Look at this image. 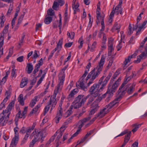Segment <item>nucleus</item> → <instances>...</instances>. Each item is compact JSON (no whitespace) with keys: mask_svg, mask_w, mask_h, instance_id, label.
<instances>
[{"mask_svg":"<svg viewBox=\"0 0 147 147\" xmlns=\"http://www.w3.org/2000/svg\"><path fill=\"white\" fill-rule=\"evenodd\" d=\"M112 76V73L110 72L108 76L106 77L105 80H104L105 76H102L99 80L98 83L94 84L92 86L89 90L90 94L91 96L94 97V98L96 97L98 95V92L97 91L94 92L95 90H98L100 86L101 85V86L99 89V91H101L103 90L105 86L106 85L109 80Z\"/></svg>","mask_w":147,"mask_h":147,"instance_id":"f257e3e1","label":"nucleus"},{"mask_svg":"<svg viewBox=\"0 0 147 147\" xmlns=\"http://www.w3.org/2000/svg\"><path fill=\"white\" fill-rule=\"evenodd\" d=\"M47 133L46 130H44L43 131H38L37 129H35L31 134L30 138L32 139L34 138L33 139L38 141L41 137L40 140V142L42 143Z\"/></svg>","mask_w":147,"mask_h":147,"instance_id":"f03ea898","label":"nucleus"},{"mask_svg":"<svg viewBox=\"0 0 147 147\" xmlns=\"http://www.w3.org/2000/svg\"><path fill=\"white\" fill-rule=\"evenodd\" d=\"M90 96L89 94L86 96H84L83 94L79 95L75 98L72 104L75 106V108H79L84 105L86 100Z\"/></svg>","mask_w":147,"mask_h":147,"instance_id":"7ed1b4c3","label":"nucleus"},{"mask_svg":"<svg viewBox=\"0 0 147 147\" xmlns=\"http://www.w3.org/2000/svg\"><path fill=\"white\" fill-rule=\"evenodd\" d=\"M105 58L104 57L103 55H102L101 59L98 65L96 68H94L91 71H93V73L92 74V78L93 80H94L98 77L99 74L100 73L103 68V65L105 61Z\"/></svg>","mask_w":147,"mask_h":147,"instance_id":"20e7f679","label":"nucleus"},{"mask_svg":"<svg viewBox=\"0 0 147 147\" xmlns=\"http://www.w3.org/2000/svg\"><path fill=\"white\" fill-rule=\"evenodd\" d=\"M91 65V63L90 62H89L88 64L86 67V70L84 71V74L82 75V77L80 78L78 82V83H79V84H77V83L76 84V86L77 87H80L82 90L85 91H86L87 88L84 86V79L88 74Z\"/></svg>","mask_w":147,"mask_h":147,"instance_id":"39448f33","label":"nucleus"},{"mask_svg":"<svg viewBox=\"0 0 147 147\" xmlns=\"http://www.w3.org/2000/svg\"><path fill=\"white\" fill-rule=\"evenodd\" d=\"M113 102H111L109 104L106 105L103 109L101 110L100 112L96 115V117H98V119H100L104 117L105 115L109 112L108 109H107L109 108V109H111L114 106V104H113Z\"/></svg>","mask_w":147,"mask_h":147,"instance_id":"423d86ee","label":"nucleus"},{"mask_svg":"<svg viewBox=\"0 0 147 147\" xmlns=\"http://www.w3.org/2000/svg\"><path fill=\"white\" fill-rule=\"evenodd\" d=\"M124 138V142L123 144L122 145V146H124L128 142L129 140L131 134V131H128L127 130H124L120 134L116 136L117 137L119 136H121L126 134Z\"/></svg>","mask_w":147,"mask_h":147,"instance_id":"0eeeda50","label":"nucleus"},{"mask_svg":"<svg viewBox=\"0 0 147 147\" xmlns=\"http://www.w3.org/2000/svg\"><path fill=\"white\" fill-rule=\"evenodd\" d=\"M145 49L146 52H143L142 54L137 57V60H134V63H138L140 62L141 59H145L147 57V46L145 47Z\"/></svg>","mask_w":147,"mask_h":147,"instance_id":"6e6552de","label":"nucleus"},{"mask_svg":"<svg viewBox=\"0 0 147 147\" xmlns=\"http://www.w3.org/2000/svg\"><path fill=\"white\" fill-rule=\"evenodd\" d=\"M8 107L5 110H3V113L0 114V119H8L9 118V116L10 113L9 112L11 110H9Z\"/></svg>","mask_w":147,"mask_h":147,"instance_id":"1a4fd4ad","label":"nucleus"},{"mask_svg":"<svg viewBox=\"0 0 147 147\" xmlns=\"http://www.w3.org/2000/svg\"><path fill=\"white\" fill-rule=\"evenodd\" d=\"M28 108V107H25L24 110L22 112V113H21V111L19 109L18 113L16 115V118L18 119H24L25 117V114L26 113L27 111Z\"/></svg>","mask_w":147,"mask_h":147,"instance_id":"9d476101","label":"nucleus"},{"mask_svg":"<svg viewBox=\"0 0 147 147\" xmlns=\"http://www.w3.org/2000/svg\"><path fill=\"white\" fill-rule=\"evenodd\" d=\"M111 86V84H109L107 91H108V94H107V96L106 99V101L107 102H109L111 99V98L113 97L114 93H115L114 91L111 90L110 88Z\"/></svg>","mask_w":147,"mask_h":147,"instance_id":"9b49d317","label":"nucleus"},{"mask_svg":"<svg viewBox=\"0 0 147 147\" xmlns=\"http://www.w3.org/2000/svg\"><path fill=\"white\" fill-rule=\"evenodd\" d=\"M83 123L81 121H79L76 124V126L77 127L78 129L74 133L72 136L74 137L76 136L80 132L82 127Z\"/></svg>","mask_w":147,"mask_h":147,"instance_id":"f8f14e48","label":"nucleus"},{"mask_svg":"<svg viewBox=\"0 0 147 147\" xmlns=\"http://www.w3.org/2000/svg\"><path fill=\"white\" fill-rule=\"evenodd\" d=\"M78 92V89H74L72 90L68 95L67 97V99H68L69 101L71 100L72 99H73L74 95L76 94Z\"/></svg>","mask_w":147,"mask_h":147,"instance_id":"ddd939ff","label":"nucleus"},{"mask_svg":"<svg viewBox=\"0 0 147 147\" xmlns=\"http://www.w3.org/2000/svg\"><path fill=\"white\" fill-rule=\"evenodd\" d=\"M63 42V38H61V39L59 40V41L56 47L53 50V51L55 52L57 50H58L57 52L58 53L59 52L62 48Z\"/></svg>","mask_w":147,"mask_h":147,"instance_id":"4468645a","label":"nucleus"},{"mask_svg":"<svg viewBox=\"0 0 147 147\" xmlns=\"http://www.w3.org/2000/svg\"><path fill=\"white\" fill-rule=\"evenodd\" d=\"M94 121V120H80L79 121H81L83 123L82 126L85 125V127H87L93 123Z\"/></svg>","mask_w":147,"mask_h":147,"instance_id":"2eb2a0df","label":"nucleus"},{"mask_svg":"<svg viewBox=\"0 0 147 147\" xmlns=\"http://www.w3.org/2000/svg\"><path fill=\"white\" fill-rule=\"evenodd\" d=\"M64 131H63L62 129H60L59 130H57L54 134L55 136H56L57 135L56 140H57L58 142L59 141L60 139L62 136Z\"/></svg>","mask_w":147,"mask_h":147,"instance_id":"dca6fc26","label":"nucleus"},{"mask_svg":"<svg viewBox=\"0 0 147 147\" xmlns=\"http://www.w3.org/2000/svg\"><path fill=\"white\" fill-rule=\"evenodd\" d=\"M94 131V130H90L89 132H88L84 137L81 139L80 142H79L78 141L77 142V144H79L83 142L88 137L93 133Z\"/></svg>","mask_w":147,"mask_h":147,"instance_id":"f3484780","label":"nucleus"},{"mask_svg":"<svg viewBox=\"0 0 147 147\" xmlns=\"http://www.w3.org/2000/svg\"><path fill=\"white\" fill-rule=\"evenodd\" d=\"M100 9L99 10V9H97L96 13V24L97 25H98L100 23V18H101V13L100 12Z\"/></svg>","mask_w":147,"mask_h":147,"instance_id":"a211bd4d","label":"nucleus"},{"mask_svg":"<svg viewBox=\"0 0 147 147\" xmlns=\"http://www.w3.org/2000/svg\"><path fill=\"white\" fill-rule=\"evenodd\" d=\"M28 80L27 78L24 77L21 80L20 84L21 88H22L26 86L28 82Z\"/></svg>","mask_w":147,"mask_h":147,"instance_id":"6ab92c4d","label":"nucleus"},{"mask_svg":"<svg viewBox=\"0 0 147 147\" xmlns=\"http://www.w3.org/2000/svg\"><path fill=\"white\" fill-rule=\"evenodd\" d=\"M25 14L24 13L23 15H21L20 16L18 20V22L16 26L14 28V31H16L19 28V25L21 23L22 21L23 20V18H24V15Z\"/></svg>","mask_w":147,"mask_h":147,"instance_id":"aec40b11","label":"nucleus"},{"mask_svg":"<svg viewBox=\"0 0 147 147\" xmlns=\"http://www.w3.org/2000/svg\"><path fill=\"white\" fill-rule=\"evenodd\" d=\"M120 74V70L119 69L117 70L116 71L114 74L113 76L111 78L110 83L109 84H111V85L113 83V81H114L115 79L118 76V75Z\"/></svg>","mask_w":147,"mask_h":147,"instance_id":"412c9836","label":"nucleus"},{"mask_svg":"<svg viewBox=\"0 0 147 147\" xmlns=\"http://www.w3.org/2000/svg\"><path fill=\"white\" fill-rule=\"evenodd\" d=\"M105 17V15L104 13H102L101 15V23L102 25L101 29L100 30V32L103 31L105 29V26L104 23V20Z\"/></svg>","mask_w":147,"mask_h":147,"instance_id":"4be33fe9","label":"nucleus"},{"mask_svg":"<svg viewBox=\"0 0 147 147\" xmlns=\"http://www.w3.org/2000/svg\"><path fill=\"white\" fill-rule=\"evenodd\" d=\"M71 120H67L63 124L62 126L61 127L60 129H62V131H65L66 128L67 127V125L69 123H71Z\"/></svg>","mask_w":147,"mask_h":147,"instance_id":"5701e85b","label":"nucleus"},{"mask_svg":"<svg viewBox=\"0 0 147 147\" xmlns=\"http://www.w3.org/2000/svg\"><path fill=\"white\" fill-rule=\"evenodd\" d=\"M27 68L28 69L26 70L27 73L28 74H30L33 69V66L31 63L27 64L26 68Z\"/></svg>","mask_w":147,"mask_h":147,"instance_id":"b1692460","label":"nucleus"},{"mask_svg":"<svg viewBox=\"0 0 147 147\" xmlns=\"http://www.w3.org/2000/svg\"><path fill=\"white\" fill-rule=\"evenodd\" d=\"M23 95L22 94H20L19 95L18 98V101L22 106H24V100H23Z\"/></svg>","mask_w":147,"mask_h":147,"instance_id":"393cba45","label":"nucleus"},{"mask_svg":"<svg viewBox=\"0 0 147 147\" xmlns=\"http://www.w3.org/2000/svg\"><path fill=\"white\" fill-rule=\"evenodd\" d=\"M75 106L74 105H71L70 107H69V110L67 111L66 113L67 115V116L70 115H71L72 111V109L73 108H74L75 109H77V108H75Z\"/></svg>","mask_w":147,"mask_h":147,"instance_id":"a878e982","label":"nucleus"},{"mask_svg":"<svg viewBox=\"0 0 147 147\" xmlns=\"http://www.w3.org/2000/svg\"><path fill=\"white\" fill-rule=\"evenodd\" d=\"M135 85L133 84L127 90V93L129 94H131L134 90Z\"/></svg>","mask_w":147,"mask_h":147,"instance_id":"bb28decb","label":"nucleus"},{"mask_svg":"<svg viewBox=\"0 0 147 147\" xmlns=\"http://www.w3.org/2000/svg\"><path fill=\"white\" fill-rule=\"evenodd\" d=\"M5 21V17L3 15L1 16L0 17V27L2 28L4 26V23Z\"/></svg>","mask_w":147,"mask_h":147,"instance_id":"cd10ccee","label":"nucleus"},{"mask_svg":"<svg viewBox=\"0 0 147 147\" xmlns=\"http://www.w3.org/2000/svg\"><path fill=\"white\" fill-rule=\"evenodd\" d=\"M128 57L127 59H125V61L124 62V64L125 65H126L130 61L131 59L135 57H134V55L133 54L128 56Z\"/></svg>","mask_w":147,"mask_h":147,"instance_id":"c85d7f7f","label":"nucleus"},{"mask_svg":"<svg viewBox=\"0 0 147 147\" xmlns=\"http://www.w3.org/2000/svg\"><path fill=\"white\" fill-rule=\"evenodd\" d=\"M40 106L39 105H37L36 107L33 108L29 114L30 115H31L33 113H36L38 110L39 108L40 107Z\"/></svg>","mask_w":147,"mask_h":147,"instance_id":"c756f323","label":"nucleus"},{"mask_svg":"<svg viewBox=\"0 0 147 147\" xmlns=\"http://www.w3.org/2000/svg\"><path fill=\"white\" fill-rule=\"evenodd\" d=\"M119 84H117L116 82H115L112 85L111 88H110L111 90L114 91L115 92L118 87Z\"/></svg>","mask_w":147,"mask_h":147,"instance_id":"7c9ffc66","label":"nucleus"},{"mask_svg":"<svg viewBox=\"0 0 147 147\" xmlns=\"http://www.w3.org/2000/svg\"><path fill=\"white\" fill-rule=\"evenodd\" d=\"M52 20V18L51 17H46L44 20L45 23L47 24H49L51 23Z\"/></svg>","mask_w":147,"mask_h":147,"instance_id":"2f4dec72","label":"nucleus"},{"mask_svg":"<svg viewBox=\"0 0 147 147\" xmlns=\"http://www.w3.org/2000/svg\"><path fill=\"white\" fill-rule=\"evenodd\" d=\"M37 96H35L34 98L32 100L30 104V106L32 108L36 104V102L37 101Z\"/></svg>","mask_w":147,"mask_h":147,"instance_id":"473e14b6","label":"nucleus"},{"mask_svg":"<svg viewBox=\"0 0 147 147\" xmlns=\"http://www.w3.org/2000/svg\"><path fill=\"white\" fill-rule=\"evenodd\" d=\"M113 39L112 38L109 39L108 42V48L111 49L112 48H113Z\"/></svg>","mask_w":147,"mask_h":147,"instance_id":"72a5a7b5","label":"nucleus"},{"mask_svg":"<svg viewBox=\"0 0 147 147\" xmlns=\"http://www.w3.org/2000/svg\"><path fill=\"white\" fill-rule=\"evenodd\" d=\"M142 124H137L136 123L133 125V127H135L132 130V131L134 133L136 131L138 128L141 126Z\"/></svg>","mask_w":147,"mask_h":147,"instance_id":"f704fd0d","label":"nucleus"},{"mask_svg":"<svg viewBox=\"0 0 147 147\" xmlns=\"http://www.w3.org/2000/svg\"><path fill=\"white\" fill-rule=\"evenodd\" d=\"M127 88V87L126 88H125L124 90L122 91L121 93V94L118 97H117L116 98V100H120L122 98V96H124L125 95V91L126 90Z\"/></svg>","mask_w":147,"mask_h":147,"instance_id":"c9c22d12","label":"nucleus"},{"mask_svg":"<svg viewBox=\"0 0 147 147\" xmlns=\"http://www.w3.org/2000/svg\"><path fill=\"white\" fill-rule=\"evenodd\" d=\"M14 131L15 133V136L12 140L18 141L19 140V134L18 131Z\"/></svg>","mask_w":147,"mask_h":147,"instance_id":"e433bc0d","label":"nucleus"},{"mask_svg":"<svg viewBox=\"0 0 147 147\" xmlns=\"http://www.w3.org/2000/svg\"><path fill=\"white\" fill-rule=\"evenodd\" d=\"M59 8V4L56 1H55L53 3L52 8L55 10L57 11Z\"/></svg>","mask_w":147,"mask_h":147,"instance_id":"4c0bfd02","label":"nucleus"},{"mask_svg":"<svg viewBox=\"0 0 147 147\" xmlns=\"http://www.w3.org/2000/svg\"><path fill=\"white\" fill-rule=\"evenodd\" d=\"M62 111L59 110L57 114L56 117V119H59L61 118L62 116Z\"/></svg>","mask_w":147,"mask_h":147,"instance_id":"58836bf2","label":"nucleus"},{"mask_svg":"<svg viewBox=\"0 0 147 147\" xmlns=\"http://www.w3.org/2000/svg\"><path fill=\"white\" fill-rule=\"evenodd\" d=\"M67 35L69 38H71V39H73L74 38V37L75 33L74 32H71L70 33V32H68Z\"/></svg>","mask_w":147,"mask_h":147,"instance_id":"ea45409f","label":"nucleus"},{"mask_svg":"<svg viewBox=\"0 0 147 147\" xmlns=\"http://www.w3.org/2000/svg\"><path fill=\"white\" fill-rule=\"evenodd\" d=\"M83 37L82 36H81L80 38L78 41V43L80 44V45L78 47L79 49H81L82 47L83 44Z\"/></svg>","mask_w":147,"mask_h":147,"instance_id":"a19ab883","label":"nucleus"},{"mask_svg":"<svg viewBox=\"0 0 147 147\" xmlns=\"http://www.w3.org/2000/svg\"><path fill=\"white\" fill-rule=\"evenodd\" d=\"M47 13L48 16H52L54 15L55 12L51 8L48 10Z\"/></svg>","mask_w":147,"mask_h":147,"instance_id":"79ce46f5","label":"nucleus"},{"mask_svg":"<svg viewBox=\"0 0 147 147\" xmlns=\"http://www.w3.org/2000/svg\"><path fill=\"white\" fill-rule=\"evenodd\" d=\"M18 141L12 140L9 147H16Z\"/></svg>","mask_w":147,"mask_h":147,"instance_id":"37998d69","label":"nucleus"},{"mask_svg":"<svg viewBox=\"0 0 147 147\" xmlns=\"http://www.w3.org/2000/svg\"><path fill=\"white\" fill-rule=\"evenodd\" d=\"M98 103L97 102H96V101H94L92 104L91 105H92V106L93 108H96V109H98L99 107V106H98Z\"/></svg>","mask_w":147,"mask_h":147,"instance_id":"c03bdc74","label":"nucleus"},{"mask_svg":"<svg viewBox=\"0 0 147 147\" xmlns=\"http://www.w3.org/2000/svg\"><path fill=\"white\" fill-rule=\"evenodd\" d=\"M118 25V24L117 22H116L115 23V24H114V25L113 26V27L112 28V29L118 30V33L119 31V30L120 28V26H119L117 27Z\"/></svg>","mask_w":147,"mask_h":147,"instance_id":"a18cd8bd","label":"nucleus"},{"mask_svg":"<svg viewBox=\"0 0 147 147\" xmlns=\"http://www.w3.org/2000/svg\"><path fill=\"white\" fill-rule=\"evenodd\" d=\"M13 6L12 4H10L8 11L7 13V15H8L10 14L11 11L13 10Z\"/></svg>","mask_w":147,"mask_h":147,"instance_id":"49530a36","label":"nucleus"},{"mask_svg":"<svg viewBox=\"0 0 147 147\" xmlns=\"http://www.w3.org/2000/svg\"><path fill=\"white\" fill-rule=\"evenodd\" d=\"M91 98L89 99L88 100L87 104V106H88L90 105L92 102L94 100V98H95L94 97L92 96H92H91Z\"/></svg>","mask_w":147,"mask_h":147,"instance_id":"de8ad7c7","label":"nucleus"},{"mask_svg":"<svg viewBox=\"0 0 147 147\" xmlns=\"http://www.w3.org/2000/svg\"><path fill=\"white\" fill-rule=\"evenodd\" d=\"M16 69H15L13 67L11 74V76H12V77H14V78H16Z\"/></svg>","mask_w":147,"mask_h":147,"instance_id":"09e8293b","label":"nucleus"},{"mask_svg":"<svg viewBox=\"0 0 147 147\" xmlns=\"http://www.w3.org/2000/svg\"><path fill=\"white\" fill-rule=\"evenodd\" d=\"M115 12V10L114 9V7H113V10L111 12L109 16L110 20H111V22H112V18H113L114 17V14Z\"/></svg>","mask_w":147,"mask_h":147,"instance_id":"8fccbe9b","label":"nucleus"},{"mask_svg":"<svg viewBox=\"0 0 147 147\" xmlns=\"http://www.w3.org/2000/svg\"><path fill=\"white\" fill-rule=\"evenodd\" d=\"M8 120H0V126H3L5 125Z\"/></svg>","mask_w":147,"mask_h":147,"instance_id":"3c124183","label":"nucleus"},{"mask_svg":"<svg viewBox=\"0 0 147 147\" xmlns=\"http://www.w3.org/2000/svg\"><path fill=\"white\" fill-rule=\"evenodd\" d=\"M14 101H13L9 104L7 107L9 109V110H11L12 107L14 106Z\"/></svg>","mask_w":147,"mask_h":147,"instance_id":"603ef678","label":"nucleus"},{"mask_svg":"<svg viewBox=\"0 0 147 147\" xmlns=\"http://www.w3.org/2000/svg\"><path fill=\"white\" fill-rule=\"evenodd\" d=\"M3 43L2 42L0 43V52L1 53V54H0V58L1 57V56L3 54V48H1L3 45Z\"/></svg>","mask_w":147,"mask_h":147,"instance_id":"864d4df0","label":"nucleus"},{"mask_svg":"<svg viewBox=\"0 0 147 147\" xmlns=\"http://www.w3.org/2000/svg\"><path fill=\"white\" fill-rule=\"evenodd\" d=\"M79 6V5L78 3H76V5L75 4L74 5H72V8L73 9H75L76 10H79V9H78V7Z\"/></svg>","mask_w":147,"mask_h":147,"instance_id":"5fc2aeb1","label":"nucleus"},{"mask_svg":"<svg viewBox=\"0 0 147 147\" xmlns=\"http://www.w3.org/2000/svg\"><path fill=\"white\" fill-rule=\"evenodd\" d=\"M40 67L38 66L37 65H36L35 67V69L33 71V74H35L39 70V69Z\"/></svg>","mask_w":147,"mask_h":147,"instance_id":"6e6d98bb","label":"nucleus"},{"mask_svg":"<svg viewBox=\"0 0 147 147\" xmlns=\"http://www.w3.org/2000/svg\"><path fill=\"white\" fill-rule=\"evenodd\" d=\"M37 141L33 139L32 141L30 142L29 145V147H33L35 143Z\"/></svg>","mask_w":147,"mask_h":147,"instance_id":"4d7b16f0","label":"nucleus"},{"mask_svg":"<svg viewBox=\"0 0 147 147\" xmlns=\"http://www.w3.org/2000/svg\"><path fill=\"white\" fill-rule=\"evenodd\" d=\"M65 80V76L63 75L60 79V82L59 84L63 85V84Z\"/></svg>","mask_w":147,"mask_h":147,"instance_id":"13d9d810","label":"nucleus"},{"mask_svg":"<svg viewBox=\"0 0 147 147\" xmlns=\"http://www.w3.org/2000/svg\"><path fill=\"white\" fill-rule=\"evenodd\" d=\"M38 63L36 64V65H38V66L40 67V66H41L43 64V60L41 58L39 61H38Z\"/></svg>","mask_w":147,"mask_h":147,"instance_id":"bf43d9fd","label":"nucleus"},{"mask_svg":"<svg viewBox=\"0 0 147 147\" xmlns=\"http://www.w3.org/2000/svg\"><path fill=\"white\" fill-rule=\"evenodd\" d=\"M4 35L2 33H0V43L2 42L3 43L4 41Z\"/></svg>","mask_w":147,"mask_h":147,"instance_id":"052dcab7","label":"nucleus"},{"mask_svg":"<svg viewBox=\"0 0 147 147\" xmlns=\"http://www.w3.org/2000/svg\"><path fill=\"white\" fill-rule=\"evenodd\" d=\"M39 55H38L37 53V51L35 50L34 52V54L33 55L32 57H32L33 58H34V59H36L37 58V57H38Z\"/></svg>","mask_w":147,"mask_h":147,"instance_id":"680f3d73","label":"nucleus"},{"mask_svg":"<svg viewBox=\"0 0 147 147\" xmlns=\"http://www.w3.org/2000/svg\"><path fill=\"white\" fill-rule=\"evenodd\" d=\"M37 80L36 78H33L32 80L31 81L30 83V85H32L33 86L35 84V83H36V81Z\"/></svg>","mask_w":147,"mask_h":147,"instance_id":"e2e57ef3","label":"nucleus"},{"mask_svg":"<svg viewBox=\"0 0 147 147\" xmlns=\"http://www.w3.org/2000/svg\"><path fill=\"white\" fill-rule=\"evenodd\" d=\"M93 73V71H91L88 74L86 78V80L87 81V80H88L92 76V74Z\"/></svg>","mask_w":147,"mask_h":147,"instance_id":"0e129e2a","label":"nucleus"},{"mask_svg":"<svg viewBox=\"0 0 147 147\" xmlns=\"http://www.w3.org/2000/svg\"><path fill=\"white\" fill-rule=\"evenodd\" d=\"M24 57L23 56L19 57L17 59V60L19 62H22L23 61Z\"/></svg>","mask_w":147,"mask_h":147,"instance_id":"69168bd1","label":"nucleus"},{"mask_svg":"<svg viewBox=\"0 0 147 147\" xmlns=\"http://www.w3.org/2000/svg\"><path fill=\"white\" fill-rule=\"evenodd\" d=\"M73 44V42H70L66 43L64 47L66 48H69Z\"/></svg>","mask_w":147,"mask_h":147,"instance_id":"338daca9","label":"nucleus"},{"mask_svg":"<svg viewBox=\"0 0 147 147\" xmlns=\"http://www.w3.org/2000/svg\"><path fill=\"white\" fill-rule=\"evenodd\" d=\"M50 107L48 106H46L45 108V111L44 115H45L46 113L48 112L49 109Z\"/></svg>","mask_w":147,"mask_h":147,"instance_id":"774afa93","label":"nucleus"}]
</instances>
